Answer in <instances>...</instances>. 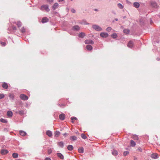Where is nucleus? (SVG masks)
Here are the masks:
<instances>
[{
    "instance_id": "nucleus-26",
    "label": "nucleus",
    "mask_w": 160,
    "mask_h": 160,
    "mask_svg": "<svg viewBox=\"0 0 160 160\" xmlns=\"http://www.w3.org/2000/svg\"><path fill=\"white\" fill-rule=\"evenodd\" d=\"M58 4L57 3H55L52 7L55 10L56 9L58 6Z\"/></svg>"
},
{
    "instance_id": "nucleus-15",
    "label": "nucleus",
    "mask_w": 160,
    "mask_h": 160,
    "mask_svg": "<svg viewBox=\"0 0 160 160\" xmlns=\"http://www.w3.org/2000/svg\"><path fill=\"white\" fill-rule=\"evenodd\" d=\"M60 132L58 131H56L54 132V136L56 137H58L60 135Z\"/></svg>"
},
{
    "instance_id": "nucleus-25",
    "label": "nucleus",
    "mask_w": 160,
    "mask_h": 160,
    "mask_svg": "<svg viewBox=\"0 0 160 160\" xmlns=\"http://www.w3.org/2000/svg\"><path fill=\"white\" fill-rule=\"evenodd\" d=\"M15 23L17 24L18 28L20 27L22 25V23L20 21H18Z\"/></svg>"
},
{
    "instance_id": "nucleus-43",
    "label": "nucleus",
    "mask_w": 160,
    "mask_h": 160,
    "mask_svg": "<svg viewBox=\"0 0 160 160\" xmlns=\"http://www.w3.org/2000/svg\"><path fill=\"white\" fill-rule=\"evenodd\" d=\"M1 44L2 46H4L6 45V43L5 42H1Z\"/></svg>"
},
{
    "instance_id": "nucleus-33",
    "label": "nucleus",
    "mask_w": 160,
    "mask_h": 160,
    "mask_svg": "<svg viewBox=\"0 0 160 160\" xmlns=\"http://www.w3.org/2000/svg\"><path fill=\"white\" fill-rule=\"evenodd\" d=\"M0 121L1 122H2L4 123H7L8 122L6 120L3 119V118H1L0 119Z\"/></svg>"
},
{
    "instance_id": "nucleus-39",
    "label": "nucleus",
    "mask_w": 160,
    "mask_h": 160,
    "mask_svg": "<svg viewBox=\"0 0 160 160\" xmlns=\"http://www.w3.org/2000/svg\"><path fill=\"white\" fill-rule=\"evenodd\" d=\"M118 7L120 9H122L123 8V6L120 3L118 4Z\"/></svg>"
},
{
    "instance_id": "nucleus-23",
    "label": "nucleus",
    "mask_w": 160,
    "mask_h": 160,
    "mask_svg": "<svg viewBox=\"0 0 160 160\" xmlns=\"http://www.w3.org/2000/svg\"><path fill=\"white\" fill-rule=\"evenodd\" d=\"M67 149L69 151H72L73 149V146L72 145H69L68 146Z\"/></svg>"
},
{
    "instance_id": "nucleus-38",
    "label": "nucleus",
    "mask_w": 160,
    "mask_h": 160,
    "mask_svg": "<svg viewBox=\"0 0 160 160\" xmlns=\"http://www.w3.org/2000/svg\"><path fill=\"white\" fill-rule=\"evenodd\" d=\"M81 137L84 139L86 138H87L86 135L84 134H81Z\"/></svg>"
},
{
    "instance_id": "nucleus-3",
    "label": "nucleus",
    "mask_w": 160,
    "mask_h": 160,
    "mask_svg": "<svg viewBox=\"0 0 160 160\" xmlns=\"http://www.w3.org/2000/svg\"><path fill=\"white\" fill-rule=\"evenodd\" d=\"M20 97L23 100H26L28 99V97L24 94H21L20 95Z\"/></svg>"
},
{
    "instance_id": "nucleus-31",
    "label": "nucleus",
    "mask_w": 160,
    "mask_h": 160,
    "mask_svg": "<svg viewBox=\"0 0 160 160\" xmlns=\"http://www.w3.org/2000/svg\"><path fill=\"white\" fill-rule=\"evenodd\" d=\"M85 33L83 32H81L79 35V37L83 38L85 36Z\"/></svg>"
},
{
    "instance_id": "nucleus-6",
    "label": "nucleus",
    "mask_w": 160,
    "mask_h": 160,
    "mask_svg": "<svg viewBox=\"0 0 160 160\" xmlns=\"http://www.w3.org/2000/svg\"><path fill=\"white\" fill-rule=\"evenodd\" d=\"M85 43L86 44H94L93 42L91 40H86L85 41Z\"/></svg>"
},
{
    "instance_id": "nucleus-16",
    "label": "nucleus",
    "mask_w": 160,
    "mask_h": 160,
    "mask_svg": "<svg viewBox=\"0 0 160 160\" xmlns=\"http://www.w3.org/2000/svg\"><path fill=\"white\" fill-rule=\"evenodd\" d=\"M47 135L49 137H51L52 135V132L50 131H48L46 132Z\"/></svg>"
},
{
    "instance_id": "nucleus-8",
    "label": "nucleus",
    "mask_w": 160,
    "mask_h": 160,
    "mask_svg": "<svg viewBox=\"0 0 160 160\" xmlns=\"http://www.w3.org/2000/svg\"><path fill=\"white\" fill-rule=\"evenodd\" d=\"M49 21L47 17H44L42 19V22L44 23L48 22Z\"/></svg>"
},
{
    "instance_id": "nucleus-11",
    "label": "nucleus",
    "mask_w": 160,
    "mask_h": 160,
    "mask_svg": "<svg viewBox=\"0 0 160 160\" xmlns=\"http://www.w3.org/2000/svg\"><path fill=\"white\" fill-rule=\"evenodd\" d=\"M17 113L21 115H22L25 114L24 111L22 110L18 111L16 112Z\"/></svg>"
},
{
    "instance_id": "nucleus-14",
    "label": "nucleus",
    "mask_w": 160,
    "mask_h": 160,
    "mask_svg": "<svg viewBox=\"0 0 160 160\" xmlns=\"http://www.w3.org/2000/svg\"><path fill=\"white\" fill-rule=\"evenodd\" d=\"M58 156L61 159H63L64 158L63 156L60 153H57Z\"/></svg>"
},
{
    "instance_id": "nucleus-49",
    "label": "nucleus",
    "mask_w": 160,
    "mask_h": 160,
    "mask_svg": "<svg viewBox=\"0 0 160 160\" xmlns=\"http://www.w3.org/2000/svg\"><path fill=\"white\" fill-rule=\"evenodd\" d=\"M44 160H51L50 158H46Z\"/></svg>"
},
{
    "instance_id": "nucleus-7",
    "label": "nucleus",
    "mask_w": 160,
    "mask_h": 160,
    "mask_svg": "<svg viewBox=\"0 0 160 160\" xmlns=\"http://www.w3.org/2000/svg\"><path fill=\"white\" fill-rule=\"evenodd\" d=\"M8 151L6 149H2L1 151V153L2 155H5L8 153Z\"/></svg>"
},
{
    "instance_id": "nucleus-45",
    "label": "nucleus",
    "mask_w": 160,
    "mask_h": 160,
    "mask_svg": "<svg viewBox=\"0 0 160 160\" xmlns=\"http://www.w3.org/2000/svg\"><path fill=\"white\" fill-rule=\"evenodd\" d=\"M4 95L3 94H0V99L4 98Z\"/></svg>"
},
{
    "instance_id": "nucleus-28",
    "label": "nucleus",
    "mask_w": 160,
    "mask_h": 160,
    "mask_svg": "<svg viewBox=\"0 0 160 160\" xmlns=\"http://www.w3.org/2000/svg\"><path fill=\"white\" fill-rule=\"evenodd\" d=\"M78 151L80 153H82L83 152V148H81L78 149Z\"/></svg>"
},
{
    "instance_id": "nucleus-34",
    "label": "nucleus",
    "mask_w": 160,
    "mask_h": 160,
    "mask_svg": "<svg viewBox=\"0 0 160 160\" xmlns=\"http://www.w3.org/2000/svg\"><path fill=\"white\" fill-rule=\"evenodd\" d=\"M123 32L124 33L128 34L129 32V30L128 29H126L123 30Z\"/></svg>"
},
{
    "instance_id": "nucleus-29",
    "label": "nucleus",
    "mask_w": 160,
    "mask_h": 160,
    "mask_svg": "<svg viewBox=\"0 0 160 160\" xmlns=\"http://www.w3.org/2000/svg\"><path fill=\"white\" fill-rule=\"evenodd\" d=\"M12 156L14 158H17L18 157V154L17 153H13L12 154Z\"/></svg>"
},
{
    "instance_id": "nucleus-22",
    "label": "nucleus",
    "mask_w": 160,
    "mask_h": 160,
    "mask_svg": "<svg viewBox=\"0 0 160 160\" xmlns=\"http://www.w3.org/2000/svg\"><path fill=\"white\" fill-rule=\"evenodd\" d=\"M86 48L87 49L89 50H91L92 49V47L90 45H87L86 46Z\"/></svg>"
},
{
    "instance_id": "nucleus-4",
    "label": "nucleus",
    "mask_w": 160,
    "mask_h": 160,
    "mask_svg": "<svg viewBox=\"0 0 160 160\" xmlns=\"http://www.w3.org/2000/svg\"><path fill=\"white\" fill-rule=\"evenodd\" d=\"M151 157L153 159H157L158 158V156L157 153H153L151 155Z\"/></svg>"
},
{
    "instance_id": "nucleus-2",
    "label": "nucleus",
    "mask_w": 160,
    "mask_h": 160,
    "mask_svg": "<svg viewBox=\"0 0 160 160\" xmlns=\"http://www.w3.org/2000/svg\"><path fill=\"white\" fill-rule=\"evenodd\" d=\"M41 9L42 10H45L47 12H48L49 11V9L48 8V6L47 5H44L42 6L41 7Z\"/></svg>"
},
{
    "instance_id": "nucleus-21",
    "label": "nucleus",
    "mask_w": 160,
    "mask_h": 160,
    "mask_svg": "<svg viewBox=\"0 0 160 160\" xmlns=\"http://www.w3.org/2000/svg\"><path fill=\"white\" fill-rule=\"evenodd\" d=\"M19 132L20 134L23 136H25L26 134V133L23 131H20Z\"/></svg>"
},
{
    "instance_id": "nucleus-35",
    "label": "nucleus",
    "mask_w": 160,
    "mask_h": 160,
    "mask_svg": "<svg viewBox=\"0 0 160 160\" xmlns=\"http://www.w3.org/2000/svg\"><path fill=\"white\" fill-rule=\"evenodd\" d=\"M9 97L12 99H13L14 98V95L13 94L10 93L9 94Z\"/></svg>"
},
{
    "instance_id": "nucleus-19",
    "label": "nucleus",
    "mask_w": 160,
    "mask_h": 160,
    "mask_svg": "<svg viewBox=\"0 0 160 160\" xmlns=\"http://www.w3.org/2000/svg\"><path fill=\"white\" fill-rule=\"evenodd\" d=\"M130 145L132 147H134L136 145L135 142L132 140L130 141Z\"/></svg>"
},
{
    "instance_id": "nucleus-41",
    "label": "nucleus",
    "mask_w": 160,
    "mask_h": 160,
    "mask_svg": "<svg viewBox=\"0 0 160 160\" xmlns=\"http://www.w3.org/2000/svg\"><path fill=\"white\" fill-rule=\"evenodd\" d=\"M52 152V150L51 148H50L48 150V154H50Z\"/></svg>"
},
{
    "instance_id": "nucleus-55",
    "label": "nucleus",
    "mask_w": 160,
    "mask_h": 160,
    "mask_svg": "<svg viewBox=\"0 0 160 160\" xmlns=\"http://www.w3.org/2000/svg\"><path fill=\"white\" fill-rule=\"evenodd\" d=\"M115 20L116 21H117L118 20V19L117 18H116V19H115Z\"/></svg>"
},
{
    "instance_id": "nucleus-44",
    "label": "nucleus",
    "mask_w": 160,
    "mask_h": 160,
    "mask_svg": "<svg viewBox=\"0 0 160 160\" xmlns=\"http://www.w3.org/2000/svg\"><path fill=\"white\" fill-rule=\"evenodd\" d=\"M112 30V28L111 27H109L107 28L106 30L107 31H110Z\"/></svg>"
},
{
    "instance_id": "nucleus-10",
    "label": "nucleus",
    "mask_w": 160,
    "mask_h": 160,
    "mask_svg": "<svg viewBox=\"0 0 160 160\" xmlns=\"http://www.w3.org/2000/svg\"><path fill=\"white\" fill-rule=\"evenodd\" d=\"M151 5L154 8H157L158 7V5L157 3L154 2H151Z\"/></svg>"
},
{
    "instance_id": "nucleus-30",
    "label": "nucleus",
    "mask_w": 160,
    "mask_h": 160,
    "mask_svg": "<svg viewBox=\"0 0 160 160\" xmlns=\"http://www.w3.org/2000/svg\"><path fill=\"white\" fill-rule=\"evenodd\" d=\"M132 138L135 140H138V136L134 135L133 136Z\"/></svg>"
},
{
    "instance_id": "nucleus-32",
    "label": "nucleus",
    "mask_w": 160,
    "mask_h": 160,
    "mask_svg": "<svg viewBox=\"0 0 160 160\" xmlns=\"http://www.w3.org/2000/svg\"><path fill=\"white\" fill-rule=\"evenodd\" d=\"M58 145L60 147L62 148L63 146V143L62 142H60L58 143Z\"/></svg>"
},
{
    "instance_id": "nucleus-51",
    "label": "nucleus",
    "mask_w": 160,
    "mask_h": 160,
    "mask_svg": "<svg viewBox=\"0 0 160 160\" xmlns=\"http://www.w3.org/2000/svg\"><path fill=\"white\" fill-rule=\"evenodd\" d=\"M47 1L48 2H53V0H47Z\"/></svg>"
},
{
    "instance_id": "nucleus-20",
    "label": "nucleus",
    "mask_w": 160,
    "mask_h": 160,
    "mask_svg": "<svg viewBox=\"0 0 160 160\" xmlns=\"http://www.w3.org/2000/svg\"><path fill=\"white\" fill-rule=\"evenodd\" d=\"M7 114L8 116L11 117L12 115V112L11 111H8L7 112Z\"/></svg>"
},
{
    "instance_id": "nucleus-13",
    "label": "nucleus",
    "mask_w": 160,
    "mask_h": 160,
    "mask_svg": "<svg viewBox=\"0 0 160 160\" xmlns=\"http://www.w3.org/2000/svg\"><path fill=\"white\" fill-rule=\"evenodd\" d=\"M59 118L61 120H64L65 118V115L63 114H60L59 115Z\"/></svg>"
},
{
    "instance_id": "nucleus-52",
    "label": "nucleus",
    "mask_w": 160,
    "mask_h": 160,
    "mask_svg": "<svg viewBox=\"0 0 160 160\" xmlns=\"http://www.w3.org/2000/svg\"><path fill=\"white\" fill-rule=\"evenodd\" d=\"M63 135L64 136H65V137H66V136H67L68 135V134L67 133H64V134H63Z\"/></svg>"
},
{
    "instance_id": "nucleus-18",
    "label": "nucleus",
    "mask_w": 160,
    "mask_h": 160,
    "mask_svg": "<svg viewBox=\"0 0 160 160\" xmlns=\"http://www.w3.org/2000/svg\"><path fill=\"white\" fill-rule=\"evenodd\" d=\"M77 138L75 136H71L70 138V139L72 141H74L77 140Z\"/></svg>"
},
{
    "instance_id": "nucleus-12",
    "label": "nucleus",
    "mask_w": 160,
    "mask_h": 160,
    "mask_svg": "<svg viewBox=\"0 0 160 160\" xmlns=\"http://www.w3.org/2000/svg\"><path fill=\"white\" fill-rule=\"evenodd\" d=\"M2 87L3 88L5 89H7L8 88V85L7 83L4 82L2 84Z\"/></svg>"
},
{
    "instance_id": "nucleus-53",
    "label": "nucleus",
    "mask_w": 160,
    "mask_h": 160,
    "mask_svg": "<svg viewBox=\"0 0 160 160\" xmlns=\"http://www.w3.org/2000/svg\"><path fill=\"white\" fill-rule=\"evenodd\" d=\"M94 10H95V11H98V10H97V9H94Z\"/></svg>"
},
{
    "instance_id": "nucleus-24",
    "label": "nucleus",
    "mask_w": 160,
    "mask_h": 160,
    "mask_svg": "<svg viewBox=\"0 0 160 160\" xmlns=\"http://www.w3.org/2000/svg\"><path fill=\"white\" fill-rule=\"evenodd\" d=\"M112 154L113 155L116 156L118 154V153L116 150H113L112 152Z\"/></svg>"
},
{
    "instance_id": "nucleus-36",
    "label": "nucleus",
    "mask_w": 160,
    "mask_h": 160,
    "mask_svg": "<svg viewBox=\"0 0 160 160\" xmlns=\"http://www.w3.org/2000/svg\"><path fill=\"white\" fill-rule=\"evenodd\" d=\"M21 31L22 33H24L25 32V29L24 28V27H22V28L20 30Z\"/></svg>"
},
{
    "instance_id": "nucleus-9",
    "label": "nucleus",
    "mask_w": 160,
    "mask_h": 160,
    "mask_svg": "<svg viewBox=\"0 0 160 160\" xmlns=\"http://www.w3.org/2000/svg\"><path fill=\"white\" fill-rule=\"evenodd\" d=\"M134 45V43L132 41H130L127 44V46L128 47L131 48H132Z\"/></svg>"
},
{
    "instance_id": "nucleus-56",
    "label": "nucleus",
    "mask_w": 160,
    "mask_h": 160,
    "mask_svg": "<svg viewBox=\"0 0 160 160\" xmlns=\"http://www.w3.org/2000/svg\"><path fill=\"white\" fill-rule=\"evenodd\" d=\"M17 160H21L19 159H17Z\"/></svg>"
},
{
    "instance_id": "nucleus-48",
    "label": "nucleus",
    "mask_w": 160,
    "mask_h": 160,
    "mask_svg": "<svg viewBox=\"0 0 160 160\" xmlns=\"http://www.w3.org/2000/svg\"><path fill=\"white\" fill-rule=\"evenodd\" d=\"M71 11L73 13H74L75 12V10L73 9H72Z\"/></svg>"
},
{
    "instance_id": "nucleus-27",
    "label": "nucleus",
    "mask_w": 160,
    "mask_h": 160,
    "mask_svg": "<svg viewBox=\"0 0 160 160\" xmlns=\"http://www.w3.org/2000/svg\"><path fill=\"white\" fill-rule=\"evenodd\" d=\"M73 29L75 30H78L79 29V27L78 25H76L73 27Z\"/></svg>"
},
{
    "instance_id": "nucleus-40",
    "label": "nucleus",
    "mask_w": 160,
    "mask_h": 160,
    "mask_svg": "<svg viewBox=\"0 0 160 160\" xmlns=\"http://www.w3.org/2000/svg\"><path fill=\"white\" fill-rule=\"evenodd\" d=\"M129 153V152L127 151H125L124 152L123 154L124 156H126Z\"/></svg>"
},
{
    "instance_id": "nucleus-46",
    "label": "nucleus",
    "mask_w": 160,
    "mask_h": 160,
    "mask_svg": "<svg viewBox=\"0 0 160 160\" xmlns=\"http://www.w3.org/2000/svg\"><path fill=\"white\" fill-rule=\"evenodd\" d=\"M12 29L14 30H16L17 29V28L15 26H13L12 27Z\"/></svg>"
},
{
    "instance_id": "nucleus-47",
    "label": "nucleus",
    "mask_w": 160,
    "mask_h": 160,
    "mask_svg": "<svg viewBox=\"0 0 160 160\" xmlns=\"http://www.w3.org/2000/svg\"><path fill=\"white\" fill-rule=\"evenodd\" d=\"M138 150L140 152H142V149L141 148H140V147H139V148H138Z\"/></svg>"
},
{
    "instance_id": "nucleus-50",
    "label": "nucleus",
    "mask_w": 160,
    "mask_h": 160,
    "mask_svg": "<svg viewBox=\"0 0 160 160\" xmlns=\"http://www.w3.org/2000/svg\"><path fill=\"white\" fill-rule=\"evenodd\" d=\"M59 106L61 107H63L64 106V105L63 104H59Z\"/></svg>"
},
{
    "instance_id": "nucleus-5",
    "label": "nucleus",
    "mask_w": 160,
    "mask_h": 160,
    "mask_svg": "<svg viewBox=\"0 0 160 160\" xmlns=\"http://www.w3.org/2000/svg\"><path fill=\"white\" fill-rule=\"evenodd\" d=\"M108 35V34L106 32H102L100 34V36L103 38H107Z\"/></svg>"
},
{
    "instance_id": "nucleus-17",
    "label": "nucleus",
    "mask_w": 160,
    "mask_h": 160,
    "mask_svg": "<svg viewBox=\"0 0 160 160\" xmlns=\"http://www.w3.org/2000/svg\"><path fill=\"white\" fill-rule=\"evenodd\" d=\"M134 6L136 8H138L140 6V4L139 3L137 2H134L133 3Z\"/></svg>"
},
{
    "instance_id": "nucleus-37",
    "label": "nucleus",
    "mask_w": 160,
    "mask_h": 160,
    "mask_svg": "<svg viewBox=\"0 0 160 160\" xmlns=\"http://www.w3.org/2000/svg\"><path fill=\"white\" fill-rule=\"evenodd\" d=\"M117 35L116 33H114L112 35V37L113 38H115L117 37Z\"/></svg>"
},
{
    "instance_id": "nucleus-42",
    "label": "nucleus",
    "mask_w": 160,
    "mask_h": 160,
    "mask_svg": "<svg viewBox=\"0 0 160 160\" xmlns=\"http://www.w3.org/2000/svg\"><path fill=\"white\" fill-rule=\"evenodd\" d=\"M77 118L75 117H72L71 118V120L72 121V122H73V121L74 120H76L77 119Z\"/></svg>"
},
{
    "instance_id": "nucleus-1",
    "label": "nucleus",
    "mask_w": 160,
    "mask_h": 160,
    "mask_svg": "<svg viewBox=\"0 0 160 160\" xmlns=\"http://www.w3.org/2000/svg\"><path fill=\"white\" fill-rule=\"evenodd\" d=\"M92 27L93 29L97 31H100L102 30V28L97 25H93L92 26Z\"/></svg>"
},
{
    "instance_id": "nucleus-54",
    "label": "nucleus",
    "mask_w": 160,
    "mask_h": 160,
    "mask_svg": "<svg viewBox=\"0 0 160 160\" xmlns=\"http://www.w3.org/2000/svg\"><path fill=\"white\" fill-rule=\"evenodd\" d=\"M63 0H59V2L62 1Z\"/></svg>"
}]
</instances>
